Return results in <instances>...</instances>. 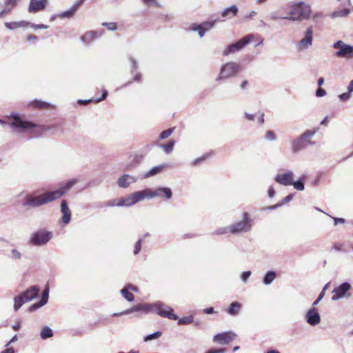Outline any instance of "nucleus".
Returning <instances> with one entry per match:
<instances>
[{
	"instance_id": "obj_54",
	"label": "nucleus",
	"mask_w": 353,
	"mask_h": 353,
	"mask_svg": "<svg viewBox=\"0 0 353 353\" xmlns=\"http://www.w3.org/2000/svg\"><path fill=\"white\" fill-rule=\"evenodd\" d=\"M130 61L131 63V73H133L134 71H136L138 69V62L137 61L133 58L130 57Z\"/></svg>"
},
{
	"instance_id": "obj_42",
	"label": "nucleus",
	"mask_w": 353,
	"mask_h": 353,
	"mask_svg": "<svg viewBox=\"0 0 353 353\" xmlns=\"http://www.w3.org/2000/svg\"><path fill=\"white\" fill-rule=\"evenodd\" d=\"M75 14V12L73 11L70 8L65 10V11H63V12H60L59 14H58V17H60V18H67V19H70L72 18Z\"/></svg>"
},
{
	"instance_id": "obj_55",
	"label": "nucleus",
	"mask_w": 353,
	"mask_h": 353,
	"mask_svg": "<svg viewBox=\"0 0 353 353\" xmlns=\"http://www.w3.org/2000/svg\"><path fill=\"white\" fill-rule=\"evenodd\" d=\"M141 243H142V239H139L138 240L136 243H135V245H134V254L137 255L139 253L141 249Z\"/></svg>"
},
{
	"instance_id": "obj_62",
	"label": "nucleus",
	"mask_w": 353,
	"mask_h": 353,
	"mask_svg": "<svg viewBox=\"0 0 353 353\" xmlns=\"http://www.w3.org/2000/svg\"><path fill=\"white\" fill-rule=\"evenodd\" d=\"M323 14L321 12H315L312 15V19L314 22H317L319 19L323 18Z\"/></svg>"
},
{
	"instance_id": "obj_35",
	"label": "nucleus",
	"mask_w": 353,
	"mask_h": 353,
	"mask_svg": "<svg viewBox=\"0 0 353 353\" xmlns=\"http://www.w3.org/2000/svg\"><path fill=\"white\" fill-rule=\"evenodd\" d=\"M29 105L33 106L34 108H40V109L46 108L50 106V104L48 103H47L46 101L37 100V99H34V100L32 101L29 103Z\"/></svg>"
},
{
	"instance_id": "obj_36",
	"label": "nucleus",
	"mask_w": 353,
	"mask_h": 353,
	"mask_svg": "<svg viewBox=\"0 0 353 353\" xmlns=\"http://www.w3.org/2000/svg\"><path fill=\"white\" fill-rule=\"evenodd\" d=\"M175 141L174 140H170L166 144L161 145V148L163 150V151L166 154H170L173 150L174 145H175Z\"/></svg>"
},
{
	"instance_id": "obj_15",
	"label": "nucleus",
	"mask_w": 353,
	"mask_h": 353,
	"mask_svg": "<svg viewBox=\"0 0 353 353\" xmlns=\"http://www.w3.org/2000/svg\"><path fill=\"white\" fill-rule=\"evenodd\" d=\"M150 199L155 197L163 198L169 200L172 197V192L170 188L159 187L152 190L150 188Z\"/></svg>"
},
{
	"instance_id": "obj_22",
	"label": "nucleus",
	"mask_w": 353,
	"mask_h": 353,
	"mask_svg": "<svg viewBox=\"0 0 353 353\" xmlns=\"http://www.w3.org/2000/svg\"><path fill=\"white\" fill-rule=\"evenodd\" d=\"M47 4V0H30L28 7L29 12H37L43 10Z\"/></svg>"
},
{
	"instance_id": "obj_51",
	"label": "nucleus",
	"mask_w": 353,
	"mask_h": 353,
	"mask_svg": "<svg viewBox=\"0 0 353 353\" xmlns=\"http://www.w3.org/2000/svg\"><path fill=\"white\" fill-rule=\"evenodd\" d=\"M84 1L85 0H77L70 7V8L76 12L79 9V8L83 5Z\"/></svg>"
},
{
	"instance_id": "obj_24",
	"label": "nucleus",
	"mask_w": 353,
	"mask_h": 353,
	"mask_svg": "<svg viewBox=\"0 0 353 353\" xmlns=\"http://www.w3.org/2000/svg\"><path fill=\"white\" fill-rule=\"evenodd\" d=\"M137 180L135 176L126 174L118 179L117 184L121 188H127L130 184L135 183Z\"/></svg>"
},
{
	"instance_id": "obj_63",
	"label": "nucleus",
	"mask_w": 353,
	"mask_h": 353,
	"mask_svg": "<svg viewBox=\"0 0 353 353\" xmlns=\"http://www.w3.org/2000/svg\"><path fill=\"white\" fill-rule=\"evenodd\" d=\"M326 95V91L321 88H319L316 91V96L317 97H324Z\"/></svg>"
},
{
	"instance_id": "obj_8",
	"label": "nucleus",
	"mask_w": 353,
	"mask_h": 353,
	"mask_svg": "<svg viewBox=\"0 0 353 353\" xmlns=\"http://www.w3.org/2000/svg\"><path fill=\"white\" fill-rule=\"evenodd\" d=\"M241 70L239 64L235 62H228L223 64L220 69V72L215 81H220L236 76Z\"/></svg>"
},
{
	"instance_id": "obj_21",
	"label": "nucleus",
	"mask_w": 353,
	"mask_h": 353,
	"mask_svg": "<svg viewBox=\"0 0 353 353\" xmlns=\"http://www.w3.org/2000/svg\"><path fill=\"white\" fill-rule=\"evenodd\" d=\"M103 34V30H100L98 35L94 30L88 31L83 34L80 39L84 45L90 44L95 39L101 37Z\"/></svg>"
},
{
	"instance_id": "obj_29",
	"label": "nucleus",
	"mask_w": 353,
	"mask_h": 353,
	"mask_svg": "<svg viewBox=\"0 0 353 353\" xmlns=\"http://www.w3.org/2000/svg\"><path fill=\"white\" fill-rule=\"evenodd\" d=\"M167 165L165 164H161L152 168L148 172H147L144 177L148 178L152 176H154L159 173H160L164 168H165Z\"/></svg>"
},
{
	"instance_id": "obj_46",
	"label": "nucleus",
	"mask_w": 353,
	"mask_h": 353,
	"mask_svg": "<svg viewBox=\"0 0 353 353\" xmlns=\"http://www.w3.org/2000/svg\"><path fill=\"white\" fill-rule=\"evenodd\" d=\"M174 128H168L165 130H163V132H161L160 133L159 138L161 139H165L168 138L172 134V132H174Z\"/></svg>"
},
{
	"instance_id": "obj_27",
	"label": "nucleus",
	"mask_w": 353,
	"mask_h": 353,
	"mask_svg": "<svg viewBox=\"0 0 353 353\" xmlns=\"http://www.w3.org/2000/svg\"><path fill=\"white\" fill-rule=\"evenodd\" d=\"M106 207H128L125 197L119 199H112L105 202Z\"/></svg>"
},
{
	"instance_id": "obj_25",
	"label": "nucleus",
	"mask_w": 353,
	"mask_h": 353,
	"mask_svg": "<svg viewBox=\"0 0 353 353\" xmlns=\"http://www.w3.org/2000/svg\"><path fill=\"white\" fill-rule=\"evenodd\" d=\"M238 11V7L236 5H232L221 12V17L225 19H231L237 15Z\"/></svg>"
},
{
	"instance_id": "obj_30",
	"label": "nucleus",
	"mask_w": 353,
	"mask_h": 353,
	"mask_svg": "<svg viewBox=\"0 0 353 353\" xmlns=\"http://www.w3.org/2000/svg\"><path fill=\"white\" fill-rule=\"evenodd\" d=\"M276 277V272L273 270H269L264 275L263 278V283L265 285H269L273 282Z\"/></svg>"
},
{
	"instance_id": "obj_20",
	"label": "nucleus",
	"mask_w": 353,
	"mask_h": 353,
	"mask_svg": "<svg viewBox=\"0 0 353 353\" xmlns=\"http://www.w3.org/2000/svg\"><path fill=\"white\" fill-rule=\"evenodd\" d=\"M17 3L18 0H4L3 7L0 11V19H3L6 15L10 14L17 7Z\"/></svg>"
},
{
	"instance_id": "obj_10",
	"label": "nucleus",
	"mask_w": 353,
	"mask_h": 353,
	"mask_svg": "<svg viewBox=\"0 0 353 353\" xmlns=\"http://www.w3.org/2000/svg\"><path fill=\"white\" fill-rule=\"evenodd\" d=\"M254 37V34H249L241 38L237 42L228 45L223 52V56H228L230 54L241 50L246 45L252 41Z\"/></svg>"
},
{
	"instance_id": "obj_60",
	"label": "nucleus",
	"mask_w": 353,
	"mask_h": 353,
	"mask_svg": "<svg viewBox=\"0 0 353 353\" xmlns=\"http://www.w3.org/2000/svg\"><path fill=\"white\" fill-rule=\"evenodd\" d=\"M42 306H43V305H41V302L39 301L37 303H35L31 305L29 307L28 310H29V312H33L34 310H37V309H38V308H39V307H41Z\"/></svg>"
},
{
	"instance_id": "obj_47",
	"label": "nucleus",
	"mask_w": 353,
	"mask_h": 353,
	"mask_svg": "<svg viewBox=\"0 0 353 353\" xmlns=\"http://www.w3.org/2000/svg\"><path fill=\"white\" fill-rule=\"evenodd\" d=\"M103 26L107 28L108 30L114 31L117 29V24L114 22H103L101 24Z\"/></svg>"
},
{
	"instance_id": "obj_28",
	"label": "nucleus",
	"mask_w": 353,
	"mask_h": 353,
	"mask_svg": "<svg viewBox=\"0 0 353 353\" xmlns=\"http://www.w3.org/2000/svg\"><path fill=\"white\" fill-rule=\"evenodd\" d=\"M242 305L237 301H234L230 303L226 312L231 316H235L239 314Z\"/></svg>"
},
{
	"instance_id": "obj_50",
	"label": "nucleus",
	"mask_w": 353,
	"mask_h": 353,
	"mask_svg": "<svg viewBox=\"0 0 353 353\" xmlns=\"http://www.w3.org/2000/svg\"><path fill=\"white\" fill-rule=\"evenodd\" d=\"M84 1L85 0H77L70 7V8L76 12L79 9V8L83 5Z\"/></svg>"
},
{
	"instance_id": "obj_44",
	"label": "nucleus",
	"mask_w": 353,
	"mask_h": 353,
	"mask_svg": "<svg viewBox=\"0 0 353 353\" xmlns=\"http://www.w3.org/2000/svg\"><path fill=\"white\" fill-rule=\"evenodd\" d=\"M48 296H49V288L47 286L43 291L42 296L39 301L41 302V305H45L48 301Z\"/></svg>"
},
{
	"instance_id": "obj_5",
	"label": "nucleus",
	"mask_w": 353,
	"mask_h": 353,
	"mask_svg": "<svg viewBox=\"0 0 353 353\" xmlns=\"http://www.w3.org/2000/svg\"><path fill=\"white\" fill-rule=\"evenodd\" d=\"M253 225V220L248 212L242 214V219L230 224L231 234L238 235L249 232Z\"/></svg>"
},
{
	"instance_id": "obj_61",
	"label": "nucleus",
	"mask_w": 353,
	"mask_h": 353,
	"mask_svg": "<svg viewBox=\"0 0 353 353\" xmlns=\"http://www.w3.org/2000/svg\"><path fill=\"white\" fill-rule=\"evenodd\" d=\"M268 17L272 20L276 21L279 19H283L284 17H280L276 12H272L268 15Z\"/></svg>"
},
{
	"instance_id": "obj_11",
	"label": "nucleus",
	"mask_w": 353,
	"mask_h": 353,
	"mask_svg": "<svg viewBox=\"0 0 353 353\" xmlns=\"http://www.w3.org/2000/svg\"><path fill=\"white\" fill-rule=\"evenodd\" d=\"M332 47L337 50L334 53L336 57L346 59L351 58V54L353 53V46L339 40L333 43Z\"/></svg>"
},
{
	"instance_id": "obj_13",
	"label": "nucleus",
	"mask_w": 353,
	"mask_h": 353,
	"mask_svg": "<svg viewBox=\"0 0 353 353\" xmlns=\"http://www.w3.org/2000/svg\"><path fill=\"white\" fill-rule=\"evenodd\" d=\"M313 29L308 27L303 33V38L296 43V47L300 50H305L312 46Z\"/></svg>"
},
{
	"instance_id": "obj_40",
	"label": "nucleus",
	"mask_w": 353,
	"mask_h": 353,
	"mask_svg": "<svg viewBox=\"0 0 353 353\" xmlns=\"http://www.w3.org/2000/svg\"><path fill=\"white\" fill-rule=\"evenodd\" d=\"M190 29L192 31H197L201 38L203 37L206 32L205 30H204L202 27H201V26L197 23L191 24Z\"/></svg>"
},
{
	"instance_id": "obj_48",
	"label": "nucleus",
	"mask_w": 353,
	"mask_h": 353,
	"mask_svg": "<svg viewBox=\"0 0 353 353\" xmlns=\"http://www.w3.org/2000/svg\"><path fill=\"white\" fill-rule=\"evenodd\" d=\"M265 138L268 141H275L276 139V137L274 134V132L272 130H268L265 133Z\"/></svg>"
},
{
	"instance_id": "obj_6",
	"label": "nucleus",
	"mask_w": 353,
	"mask_h": 353,
	"mask_svg": "<svg viewBox=\"0 0 353 353\" xmlns=\"http://www.w3.org/2000/svg\"><path fill=\"white\" fill-rule=\"evenodd\" d=\"M10 117L12 118V121L10 122V127L16 132L23 133L32 128L40 127L31 121L23 120L16 112H11Z\"/></svg>"
},
{
	"instance_id": "obj_57",
	"label": "nucleus",
	"mask_w": 353,
	"mask_h": 353,
	"mask_svg": "<svg viewBox=\"0 0 353 353\" xmlns=\"http://www.w3.org/2000/svg\"><path fill=\"white\" fill-rule=\"evenodd\" d=\"M294 197V194H288V196H286L285 197H284L280 202L279 203L281 204V206L288 202H290Z\"/></svg>"
},
{
	"instance_id": "obj_52",
	"label": "nucleus",
	"mask_w": 353,
	"mask_h": 353,
	"mask_svg": "<svg viewBox=\"0 0 353 353\" xmlns=\"http://www.w3.org/2000/svg\"><path fill=\"white\" fill-rule=\"evenodd\" d=\"M351 97H352V94H350L349 92H346L339 94L338 96V98L341 101L345 102V101H348L351 98Z\"/></svg>"
},
{
	"instance_id": "obj_34",
	"label": "nucleus",
	"mask_w": 353,
	"mask_h": 353,
	"mask_svg": "<svg viewBox=\"0 0 353 353\" xmlns=\"http://www.w3.org/2000/svg\"><path fill=\"white\" fill-rule=\"evenodd\" d=\"M350 13V9L345 8L340 10H336L333 12L330 17L333 19L338 18V17H345Z\"/></svg>"
},
{
	"instance_id": "obj_59",
	"label": "nucleus",
	"mask_w": 353,
	"mask_h": 353,
	"mask_svg": "<svg viewBox=\"0 0 353 353\" xmlns=\"http://www.w3.org/2000/svg\"><path fill=\"white\" fill-rule=\"evenodd\" d=\"M12 257L14 259H19L21 257V254L17 249H12L11 251Z\"/></svg>"
},
{
	"instance_id": "obj_49",
	"label": "nucleus",
	"mask_w": 353,
	"mask_h": 353,
	"mask_svg": "<svg viewBox=\"0 0 353 353\" xmlns=\"http://www.w3.org/2000/svg\"><path fill=\"white\" fill-rule=\"evenodd\" d=\"M145 5L148 6H154L159 8L161 5L158 3L157 0H141Z\"/></svg>"
},
{
	"instance_id": "obj_53",
	"label": "nucleus",
	"mask_w": 353,
	"mask_h": 353,
	"mask_svg": "<svg viewBox=\"0 0 353 353\" xmlns=\"http://www.w3.org/2000/svg\"><path fill=\"white\" fill-rule=\"evenodd\" d=\"M28 26H30V28H33L34 30H37V29H47L48 28V26L47 25H45V24H34V23H30V22H28Z\"/></svg>"
},
{
	"instance_id": "obj_23",
	"label": "nucleus",
	"mask_w": 353,
	"mask_h": 353,
	"mask_svg": "<svg viewBox=\"0 0 353 353\" xmlns=\"http://www.w3.org/2000/svg\"><path fill=\"white\" fill-rule=\"evenodd\" d=\"M61 212L62 214V222L64 225H68L70 222L72 214L65 200L61 201Z\"/></svg>"
},
{
	"instance_id": "obj_56",
	"label": "nucleus",
	"mask_w": 353,
	"mask_h": 353,
	"mask_svg": "<svg viewBox=\"0 0 353 353\" xmlns=\"http://www.w3.org/2000/svg\"><path fill=\"white\" fill-rule=\"evenodd\" d=\"M251 274H252L251 271H249V270L243 272L241 276V281L243 283H246L248 278L250 276Z\"/></svg>"
},
{
	"instance_id": "obj_9",
	"label": "nucleus",
	"mask_w": 353,
	"mask_h": 353,
	"mask_svg": "<svg viewBox=\"0 0 353 353\" xmlns=\"http://www.w3.org/2000/svg\"><path fill=\"white\" fill-rule=\"evenodd\" d=\"M52 233L45 229H39L31 234L29 244L34 246H41L47 244L52 238Z\"/></svg>"
},
{
	"instance_id": "obj_14",
	"label": "nucleus",
	"mask_w": 353,
	"mask_h": 353,
	"mask_svg": "<svg viewBox=\"0 0 353 353\" xmlns=\"http://www.w3.org/2000/svg\"><path fill=\"white\" fill-rule=\"evenodd\" d=\"M352 286L348 282H343L339 286L334 288L332 290V300L334 301L342 299L345 297H349L350 294L347 292L351 289Z\"/></svg>"
},
{
	"instance_id": "obj_41",
	"label": "nucleus",
	"mask_w": 353,
	"mask_h": 353,
	"mask_svg": "<svg viewBox=\"0 0 353 353\" xmlns=\"http://www.w3.org/2000/svg\"><path fill=\"white\" fill-rule=\"evenodd\" d=\"M216 20L204 21L199 25L205 32L210 30L215 25Z\"/></svg>"
},
{
	"instance_id": "obj_38",
	"label": "nucleus",
	"mask_w": 353,
	"mask_h": 353,
	"mask_svg": "<svg viewBox=\"0 0 353 353\" xmlns=\"http://www.w3.org/2000/svg\"><path fill=\"white\" fill-rule=\"evenodd\" d=\"M177 320L179 325H189L194 323V316L192 315L185 316Z\"/></svg>"
},
{
	"instance_id": "obj_58",
	"label": "nucleus",
	"mask_w": 353,
	"mask_h": 353,
	"mask_svg": "<svg viewBox=\"0 0 353 353\" xmlns=\"http://www.w3.org/2000/svg\"><path fill=\"white\" fill-rule=\"evenodd\" d=\"M227 352L226 348H212L209 350L206 353H225Z\"/></svg>"
},
{
	"instance_id": "obj_26",
	"label": "nucleus",
	"mask_w": 353,
	"mask_h": 353,
	"mask_svg": "<svg viewBox=\"0 0 353 353\" xmlns=\"http://www.w3.org/2000/svg\"><path fill=\"white\" fill-rule=\"evenodd\" d=\"M4 25L8 30H13L20 28L28 27V21L23 20L20 21L6 22Z\"/></svg>"
},
{
	"instance_id": "obj_37",
	"label": "nucleus",
	"mask_w": 353,
	"mask_h": 353,
	"mask_svg": "<svg viewBox=\"0 0 353 353\" xmlns=\"http://www.w3.org/2000/svg\"><path fill=\"white\" fill-rule=\"evenodd\" d=\"M143 159V155L142 154H136L133 157L132 163H130L128 165L127 169L130 170L132 168H134L136 165L140 163Z\"/></svg>"
},
{
	"instance_id": "obj_3",
	"label": "nucleus",
	"mask_w": 353,
	"mask_h": 353,
	"mask_svg": "<svg viewBox=\"0 0 353 353\" xmlns=\"http://www.w3.org/2000/svg\"><path fill=\"white\" fill-rule=\"evenodd\" d=\"M319 131V128H316L312 130H307L301 135L295 138L290 143L291 151L293 154H297L305 150L307 145H314V142L311 139Z\"/></svg>"
},
{
	"instance_id": "obj_1",
	"label": "nucleus",
	"mask_w": 353,
	"mask_h": 353,
	"mask_svg": "<svg viewBox=\"0 0 353 353\" xmlns=\"http://www.w3.org/2000/svg\"><path fill=\"white\" fill-rule=\"evenodd\" d=\"M152 308L156 309L157 314L160 316L174 321L179 319V316L173 312V310L170 306L165 305L162 302H157L152 305L147 303L139 304L123 312L122 314H126L139 311L148 312Z\"/></svg>"
},
{
	"instance_id": "obj_31",
	"label": "nucleus",
	"mask_w": 353,
	"mask_h": 353,
	"mask_svg": "<svg viewBox=\"0 0 353 353\" xmlns=\"http://www.w3.org/2000/svg\"><path fill=\"white\" fill-rule=\"evenodd\" d=\"M305 179H306V175L302 174L300 176L299 179L297 181H293V183L292 185L294 186V188L299 191L304 190V189H305L304 181L305 180Z\"/></svg>"
},
{
	"instance_id": "obj_45",
	"label": "nucleus",
	"mask_w": 353,
	"mask_h": 353,
	"mask_svg": "<svg viewBox=\"0 0 353 353\" xmlns=\"http://www.w3.org/2000/svg\"><path fill=\"white\" fill-rule=\"evenodd\" d=\"M162 333L160 331L154 332L152 334H148L144 337L145 341H151L155 339H158L161 336Z\"/></svg>"
},
{
	"instance_id": "obj_19",
	"label": "nucleus",
	"mask_w": 353,
	"mask_h": 353,
	"mask_svg": "<svg viewBox=\"0 0 353 353\" xmlns=\"http://www.w3.org/2000/svg\"><path fill=\"white\" fill-rule=\"evenodd\" d=\"M236 334L232 332H224L214 336L213 341L221 345L229 344L234 339Z\"/></svg>"
},
{
	"instance_id": "obj_16",
	"label": "nucleus",
	"mask_w": 353,
	"mask_h": 353,
	"mask_svg": "<svg viewBox=\"0 0 353 353\" xmlns=\"http://www.w3.org/2000/svg\"><path fill=\"white\" fill-rule=\"evenodd\" d=\"M44 204H46V202L43 194L40 196L28 195L23 203V206L30 208H37Z\"/></svg>"
},
{
	"instance_id": "obj_7",
	"label": "nucleus",
	"mask_w": 353,
	"mask_h": 353,
	"mask_svg": "<svg viewBox=\"0 0 353 353\" xmlns=\"http://www.w3.org/2000/svg\"><path fill=\"white\" fill-rule=\"evenodd\" d=\"M77 179H70L62 183L59 188L43 194L46 203L53 201L65 194L70 188L78 183Z\"/></svg>"
},
{
	"instance_id": "obj_64",
	"label": "nucleus",
	"mask_w": 353,
	"mask_h": 353,
	"mask_svg": "<svg viewBox=\"0 0 353 353\" xmlns=\"http://www.w3.org/2000/svg\"><path fill=\"white\" fill-rule=\"evenodd\" d=\"M108 97V90L104 89L102 92V95H101V97L99 98V99H94V101L96 102V103H98V102H100L102 100H104L106 99V97Z\"/></svg>"
},
{
	"instance_id": "obj_17",
	"label": "nucleus",
	"mask_w": 353,
	"mask_h": 353,
	"mask_svg": "<svg viewBox=\"0 0 353 353\" xmlns=\"http://www.w3.org/2000/svg\"><path fill=\"white\" fill-rule=\"evenodd\" d=\"M305 321L311 326H316L321 322V316L316 307H312L305 314Z\"/></svg>"
},
{
	"instance_id": "obj_33",
	"label": "nucleus",
	"mask_w": 353,
	"mask_h": 353,
	"mask_svg": "<svg viewBox=\"0 0 353 353\" xmlns=\"http://www.w3.org/2000/svg\"><path fill=\"white\" fill-rule=\"evenodd\" d=\"M231 234L230 225H229L228 226H225V227L218 228L216 230H214L213 231V232L212 233V234H213V235H218V236L224 235V234Z\"/></svg>"
},
{
	"instance_id": "obj_43",
	"label": "nucleus",
	"mask_w": 353,
	"mask_h": 353,
	"mask_svg": "<svg viewBox=\"0 0 353 353\" xmlns=\"http://www.w3.org/2000/svg\"><path fill=\"white\" fill-rule=\"evenodd\" d=\"M75 14V12L73 11L70 8L65 10V11H63V12H60L59 14H58V17H60V18H67V19H70L72 18Z\"/></svg>"
},
{
	"instance_id": "obj_4",
	"label": "nucleus",
	"mask_w": 353,
	"mask_h": 353,
	"mask_svg": "<svg viewBox=\"0 0 353 353\" xmlns=\"http://www.w3.org/2000/svg\"><path fill=\"white\" fill-rule=\"evenodd\" d=\"M39 291L40 288L38 285H32L20 295L15 296L14 298V310H19L24 303L35 299L38 296Z\"/></svg>"
},
{
	"instance_id": "obj_32",
	"label": "nucleus",
	"mask_w": 353,
	"mask_h": 353,
	"mask_svg": "<svg viewBox=\"0 0 353 353\" xmlns=\"http://www.w3.org/2000/svg\"><path fill=\"white\" fill-rule=\"evenodd\" d=\"M53 334L54 333L52 330L48 326H44L40 332V336L43 340H46L53 336Z\"/></svg>"
},
{
	"instance_id": "obj_12",
	"label": "nucleus",
	"mask_w": 353,
	"mask_h": 353,
	"mask_svg": "<svg viewBox=\"0 0 353 353\" xmlns=\"http://www.w3.org/2000/svg\"><path fill=\"white\" fill-rule=\"evenodd\" d=\"M145 199H150V188L135 192L125 197L128 207L132 206Z\"/></svg>"
},
{
	"instance_id": "obj_39",
	"label": "nucleus",
	"mask_w": 353,
	"mask_h": 353,
	"mask_svg": "<svg viewBox=\"0 0 353 353\" xmlns=\"http://www.w3.org/2000/svg\"><path fill=\"white\" fill-rule=\"evenodd\" d=\"M121 293L122 296L129 302H132L134 299V295L130 292L126 287H124L121 290Z\"/></svg>"
},
{
	"instance_id": "obj_2",
	"label": "nucleus",
	"mask_w": 353,
	"mask_h": 353,
	"mask_svg": "<svg viewBox=\"0 0 353 353\" xmlns=\"http://www.w3.org/2000/svg\"><path fill=\"white\" fill-rule=\"evenodd\" d=\"M311 6L304 1H299L290 6L289 17H283V19H288L296 21L309 19L311 17Z\"/></svg>"
},
{
	"instance_id": "obj_18",
	"label": "nucleus",
	"mask_w": 353,
	"mask_h": 353,
	"mask_svg": "<svg viewBox=\"0 0 353 353\" xmlns=\"http://www.w3.org/2000/svg\"><path fill=\"white\" fill-rule=\"evenodd\" d=\"M294 173L291 170H288L285 173H281L276 175L274 180L276 183L288 186L293 183Z\"/></svg>"
}]
</instances>
